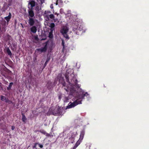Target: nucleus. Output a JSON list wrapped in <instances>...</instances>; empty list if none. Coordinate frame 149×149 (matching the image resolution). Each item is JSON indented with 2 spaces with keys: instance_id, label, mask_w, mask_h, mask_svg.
<instances>
[{
  "instance_id": "obj_21",
  "label": "nucleus",
  "mask_w": 149,
  "mask_h": 149,
  "mask_svg": "<svg viewBox=\"0 0 149 149\" xmlns=\"http://www.w3.org/2000/svg\"><path fill=\"white\" fill-rule=\"evenodd\" d=\"M39 132L42 134L45 135L46 134V132L43 130H40L39 131Z\"/></svg>"
},
{
  "instance_id": "obj_29",
  "label": "nucleus",
  "mask_w": 149,
  "mask_h": 149,
  "mask_svg": "<svg viewBox=\"0 0 149 149\" xmlns=\"http://www.w3.org/2000/svg\"><path fill=\"white\" fill-rule=\"evenodd\" d=\"M50 57H47L46 61L48 62L50 60Z\"/></svg>"
},
{
  "instance_id": "obj_15",
  "label": "nucleus",
  "mask_w": 149,
  "mask_h": 149,
  "mask_svg": "<svg viewBox=\"0 0 149 149\" xmlns=\"http://www.w3.org/2000/svg\"><path fill=\"white\" fill-rule=\"evenodd\" d=\"M8 99V98L3 95H2L1 96V100L3 101H5L6 102Z\"/></svg>"
},
{
  "instance_id": "obj_4",
  "label": "nucleus",
  "mask_w": 149,
  "mask_h": 149,
  "mask_svg": "<svg viewBox=\"0 0 149 149\" xmlns=\"http://www.w3.org/2000/svg\"><path fill=\"white\" fill-rule=\"evenodd\" d=\"M85 32V30L83 29V27L81 25L78 26L76 29V34L78 35H81Z\"/></svg>"
},
{
  "instance_id": "obj_9",
  "label": "nucleus",
  "mask_w": 149,
  "mask_h": 149,
  "mask_svg": "<svg viewBox=\"0 0 149 149\" xmlns=\"http://www.w3.org/2000/svg\"><path fill=\"white\" fill-rule=\"evenodd\" d=\"M28 22L30 26H33L34 25L35 23V21L33 17L30 18L29 17Z\"/></svg>"
},
{
  "instance_id": "obj_19",
  "label": "nucleus",
  "mask_w": 149,
  "mask_h": 149,
  "mask_svg": "<svg viewBox=\"0 0 149 149\" xmlns=\"http://www.w3.org/2000/svg\"><path fill=\"white\" fill-rule=\"evenodd\" d=\"M6 51L9 55L11 56L12 55V53L8 47L6 48Z\"/></svg>"
},
{
  "instance_id": "obj_36",
  "label": "nucleus",
  "mask_w": 149,
  "mask_h": 149,
  "mask_svg": "<svg viewBox=\"0 0 149 149\" xmlns=\"http://www.w3.org/2000/svg\"><path fill=\"white\" fill-rule=\"evenodd\" d=\"M58 0H56V5H58Z\"/></svg>"
},
{
  "instance_id": "obj_30",
  "label": "nucleus",
  "mask_w": 149,
  "mask_h": 149,
  "mask_svg": "<svg viewBox=\"0 0 149 149\" xmlns=\"http://www.w3.org/2000/svg\"><path fill=\"white\" fill-rule=\"evenodd\" d=\"M41 4H42L45 2V0H40Z\"/></svg>"
},
{
  "instance_id": "obj_35",
  "label": "nucleus",
  "mask_w": 149,
  "mask_h": 149,
  "mask_svg": "<svg viewBox=\"0 0 149 149\" xmlns=\"http://www.w3.org/2000/svg\"><path fill=\"white\" fill-rule=\"evenodd\" d=\"M55 15H56L57 16H58L59 14L56 13H55L54 14Z\"/></svg>"
},
{
  "instance_id": "obj_20",
  "label": "nucleus",
  "mask_w": 149,
  "mask_h": 149,
  "mask_svg": "<svg viewBox=\"0 0 149 149\" xmlns=\"http://www.w3.org/2000/svg\"><path fill=\"white\" fill-rule=\"evenodd\" d=\"M63 100L64 102H68V100H69V98L68 97L66 96H64V97L63 98Z\"/></svg>"
},
{
  "instance_id": "obj_12",
  "label": "nucleus",
  "mask_w": 149,
  "mask_h": 149,
  "mask_svg": "<svg viewBox=\"0 0 149 149\" xmlns=\"http://www.w3.org/2000/svg\"><path fill=\"white\" fill-rule=\"evenodd\" d=\"M31 31L33 33H36L37 31L36 27L35 26H33L30 28Z\"/></svg>"
},
{
  "instance_id": "obj_7",
  "label": "nucleus",
  "mask_w": 149,
  "mask_h": 149,
  "mask_svg": "<svg viewBox=\"0 0 149 149\" xmlns=\"http://www.w3.org/2000/svg\"><path fill=\"white\" fill-rule=\"evenodd\" d=\"M47 49V43H46L44 47H42L41 48L37 49L36 50L38 51L41 52H45L46 51Z\"/></svg>"
},
{
  "instance_id": "obj_1",
  "label": "nucleus",
  "mask_w": 149,
  "mask_h": 149,
  "mask_svg": "<svg viewBox=\"0 0 149 149\" xmlns=\"http://www.w3.org/2000/svg\"><path fill=\"white\" fill-rule=\"evenodd\" d=\"M70 76L72 77L71 79V84L77 88V91L76 90L74 87L69 88L68 85L66 86V83L63 78L59 79V82L62 84L63 86L65 87V90L67 92L70 91V95L73 96L77 99L73 102H70L66 107V109H70L74 107L77 105L81 104L82 99L84 98L85 96H87L88 94L87 92L84 93V92L80 88L81 85L77 84L78 81L76 79L75 76L73 73L70 74Z\"/></svg>"
},
{
  "instance_id": "obj_23",
  "label": "nucleus",
  "mask_w": 149,
  "mask_h": 149,
  "mask_svg": "<svg viewBox=\"0 0 149 149\" xmlns=\"http://www.w3.org/2000/svg\"><path fill=\"white\" fill-rule=\"evenodd\" d=\"M52 32H53L51 31L49 33V37L50 38H52L53 37Z\"/></svg>"
},
{
  "instance_id": "obj_37",
  "label": "nucleus",
  "mask_w": 149,
  "mask_h": 149,
  "mask_svg": "<svg viewBox=\"0 0 149 149\" xmlns=\"http://www.w3.org/2000/svg\"><path fill=\"white\" fill-rule=\"evenodd\" d=\"M6 83H5V84H8V82L7 81H5Z\"/></svg>"
},
{
  "instance_id": "obj_27",
  "label": "nucleus",
  "mask_w": 149,
  "mask_h": 149,
  "mask_svg": "<svg viewBox=\"0 0 149 149\" xmlns=\"http://www.w3.org/2000/svg\"><path fill=\"white\" fill-rule=\"evenodd\" d=\"M6 103H8L9 104L12 103V101L8 99Z\"/></svg>"
},
{
  "instance_id": "obj_39",
  "label": "nucleus",
  "mask_w": 149,
  "mask_h": 149,
  "mask_svg": "<svg viewBox=\"0 0 149 149\" xmlns=\"http://www.w3.org/2000/svg\"><path fill=\"white\" fill-rule=\"evenodd\" d=\"M9 1H12V0H8Z\"/></svg>"
},
{
  "instance_id": "obj_18",
  "label": "nucleus",
  "mask_w": 149,
  "mask_h": 149,
  "mask_svg": "<svg viewBox=\"0 0 149 149\" xmlns=\"http://www.w3.org/2000/svg\"><path fill=\"white\" fill-rule=\"evenodd\" d=\"M13 84V83L12 82L10 83L8 86L7 87V88L8 90L9 91L11 89Z\"/></svg>"
},
{
  "instance_id": "obj_11",
  "label": "nucleus",
  "mask_w": 149,
  "mask_h": 149,
  "mask_svg": "<svg viewBox=\"0 0 149 149\" xmlns=\"http://www.w3.org/2000/svg\"><path fill=\"white\" fill-rule=\"evenodd\" d=\"M68 31V29L65 27H63L62 28L61 30V33L63 35L67 34Z\"/></svg>"
},
{
  "instance_id": "obj_8",
  "label": "nucleus",
  "mask_w": 149,
  "mask_h": 149,
  "mask_svg": "<svg viewBox=\"0 0 149 149\" xmlns=\"http://www.w3.org/2000/svg\"><path fill=\"white\" fill-rule=\"evenodd\" d=\"M35 10H36L37 13H40V10H41V7L38 3H36L35 2Z\"/></svg>"
},
{
  "instance_id": "obj_31",
  "label": "nucleus",
  "mask_w": 149,
  "mask_h": 149,
  "mask_svg": "<svg viewBox=\"0 0 149 149\" xmlns=\"http://www.w3.org/2000/svg\"><path fill=\"white\" fill-rule=\"evenodd\" d=\"M54 20V22H56L58 21V19L57 18L54 19H54H53Z\"/></svg>"
},
{
  "instance_id": "obj_32",
  "label": "nucleus",
  "mask_w": 149,
  "mask_h": 149,
  "mask_svg": "<svg viewBox=\"0 0 149 149\" xmlns=\"http://www.w3.org/2000/svg\"><path fill=\"white\" fill-rule=\"evenodd\" d=\"M15 128V127L14 126H12L11 127V129L12 130H13Z\"/></svg>"
},
{
  "instance_id": "obj_16",
  "label": "nucleus",
  "mask_w": 149,
  "mask_h": 149,
  "mask_svg": "<svg viewBox=\"0 0 149 149\" xmlns=\"http://www.w3.org/2000/svg\"><path fill=\"white\" fill-rule=\"evenodd\" d=\"M11 14L10 13H9L8 16L5 17V19L6 20L7 22H8L11 18Z\"/></svg>"
},
{
  "instance_id": "obj_6",
  "label": "nucleus",
  "mask_w": 149,
  "mask_h": 149,
  "mask_svg": "<svg viewBox=\"0 0 149 149\" xmlns=\"http://www.w3.org/2000/svg\"><path fill=\"white\" fill-rule=\"evenodd\" d=\"M85 134V131L84 130H81L80 132V134L79 139L77 142H78L79 144H80V143L82 141L84 138V135Z\"/></svg>"
},
{
  "instance_id": "obj_5",
  "label": "nucleus",
  "mask_w": 149,
  "mask_h": 149,
  "mask_svg": "<svg viewBox=\"0 0 149 149\" xmlns=\"http://www.w3.org/2000/svg\"><path fill=\"white\" fill-rule=\"evenodd\" d=\"M63 111L60 107H58L57 109H55L53 111V113L54 115L60 116L62 113Z\"/></svg>"
},
{
  "instance_id": "obj_3",
  "label": "nucleus",
  "mask_w": 149,
  "mask_h": 149,
  "mask_svg": "<svg viewBox=\"0 0 149 149\" xmlns=\"http://www.w3.org/2000/svg\"><path fill=\"white\" fill-rule=\"evenodd\" d=\"M51 13L50 11H48L47 12L46 11H45L44 13V16L46 20V21H49V18L51 19H54V15L52 14H51L49 15L48 13Z\"/></svg>"
},
{
  "instance_id": "obj_17",
  "label": "nucleus",
  "mask_w": 149,
  "mask_h": 149,
  "mask_svg": "<svg viewBox=\"0 0 149 149\" xmlns=\"http://www.w3.org/2000/svg\"><path fill=\"white\" fill-rule=\"evenodd\" d=\"M22 120L23 122L24 123H25L26 121V120L27 118H26L24 114L23 113L22 114Z\"/></svg>"
},
{
  "instance_id": "obj_38",
  "label": "nucleus",
  "mask_w": 149,
  "mask_h": 149,
  "mask_svg": "<svg viewBox=\"0 0 149 149\" xmlns=\"http://www.w3.org/2000/svg\"><path fill=\"white\" fill-rule=\"evenodd\" d=\"M11 49H12V50H13L14 49H13V47H11Z\"/></svg>"
},
{
  "instance_id": "obj_25",
  "label": "nucleus",
  "mask_w": 149,
  "mask_h": 149,
  "mask_svg": "<svg viewBox=\"0 0 149 149\" xmlns=\"http://www.w3.org/2000/svg\"><path fill=\"white\" fill-rule=\"evenodd\" d=\"M45 135L46 136L48 137H52L53 136V135H52L51 134H48L47 133H46V134H45Z\"/></svg>"
},
{
  "instance_id": "obj_34",
  "label": "nucleus",
  "mask_w": 149,
  "mask_h": 149,
  "mask_svg": "<svg viewBox=\"0 0 149 149\" xmlns=\"http://www.w3.org/2000/svg\"><path fill=\"white\" fill-rule=\"evenodd\" d=\"M62 45L64 47V42L63 40L62 42Z\"/></svg>"
},
{
  "instance_id": "obj_28",
  "label": "nucleus",
  "mask_w": 149,
  "mask_h": 149,
  "mask_svg": "<svg viewBox=\"0 0 149 149\" xmlns=\"http://www.w3.org/2000/svg\"><path fill=\"white\" fill-rule=\"evenodd\" d=\"M64 37L66 39H69V37L67 34H65L63 35Z\"/></svg>"
},
{
  "instance_id": "obj_24",
  "label": "nucleus",
  "mask_w": 149,
  "mask_h": 149,
  "mask_svg": "<svg viewBox=\"0 0 149 149\" xmlns=\"http://www.w3.org/2000/svg\"><path fill=\"white\" fill-rule=\"evenodd\" d=\"M58 99L59 100V101H60V100H61V99L62 98V94L61 93H59L58 95Z\"/></svg>"
},
{
  "instance_id": "obj_22",
  "label": "nucleus",
  "mask_w": 149,
  "mask_h": 149,
  "mask_svg": "<svg viewBox=\"0 0 149 149\" xmlns=\"http://www.w3.org/2000/svg\"><path fill=\"white\" fill-rule=\"evenodd\" d=\"M78 142H76L73 148H71V149H75L79 145V144Z\"/></svg>"
},
{
  "instance_id": "obj_26",
  "label": "nucleus",
  "mask_w": 149,
  "mask_h": 149,
  "mask_svg": "<svg viewBox=\"0 0 149 149\" xmlns=\"http://www.w3.org/2000/svg\"><path fill=\"white\" fill-rule=\"evenodd\" d=\"M17 43L14 42L12 43L13 46L15 48H16L17 47Z\"/></svg>"
},
{
  "instance_id": "obj_2",
  "label": "nucleus",
  "mask_w": 149,
  "mask_h": 149,
  "mask_svg": "<svg viewBox=\"0 0 149 149\" xmlns=\"http://www.w3.org/2000/svg\"><path fill=\"white\" fill-rule=\"evenodd\" d=\"M30 5L31 6V8L28 7L29 9L28 10V17H29L30 18L33 17L34 16V13L33 10V7L35 6V1H34L31 0L29 1L28 3V5Z\"/></svg>"
},
{
  "instance_id": "obj_14",
  "label": "nucleus",
  "mask_w": 149,
  "mask_h": 149,
  "mask_svg": "<svg viewBox=\"0 0 149 149\" xmlns=\"http://www.w3.org/2000/svg\"><path fill=\"white\" fill-rule=\"evenodd\" d=\"M55 24L53 23H51L49 27L51 28V31L53 32L54 30L55 29Z\"/></svg>"
},
{
  "instance_id": "obj_13",
  "label": "nucleus",
  "mask_w": 149,
  "mask_h": 149,
  "mask_svg": "<svg viewBox=\"0 0 149 149\" xmlns=\"http://www.w3.org/2000/svg\"><path fill=\"white\" fill-rule=\"evenodd\" d=\"M11 36L8 34L6 35L4 37V40L7 42L11 40Z\"/></svg>"
},
{
  "instance_id": "obj_10",
  "label": "nucleus",
  "mask_w": 149,
  "mask_h": 149,
  "mask_svg": "<svg viewBox=\"0 0 149 149\" xmlns=\"http://www.w3.org/2000/svg\"><path fill=\"white\" fill-rule=\"evenodd\" d=\"M68 70L66 71L65 76L66 79V81L69 84V85L71 84V82H70L69 79V73L68 72Z\"/></svg>"
},
{
  "instance_id": "obj_33",
  "label": "nucleus",
  "mask_w": 149,
  "mask_h": 149,
  "mask_svg": "<svg viewBox=\"0 0 149 149\" xmlns=\"http://www.w3.org/2000/svg\"><path fill=\"white\" fill-rule=\"evenodd\" d=\"M48 63V62H47V61H45V64H44V65H45V66L47 65V63Z\"/></svg>"
}]
</instances>
